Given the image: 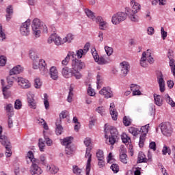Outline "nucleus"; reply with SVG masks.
<instances>
[{
  "label": "nucleus",
  "mask_w": 175,
  "mask_h": 175,
  "mask_svg": "<svg viewBox=\"0 0 175 175\" xmlns=\"http://www.w3.org/2000/svg\"><path fill=\"white\" fill-rule=\"evenodd\" d=\"M96 157L98 159H105V157H103V151H102L101 150H99L96 152Z\"/></svg>",
  "instance_id": "69168bd1"
},
{
  "label": "nucleus",
  "mask_w": 175,
  "mask_h": 175,
  "mask_svg": "<svg viewBox=\"0 0 175 175\" xmlns=\"http://www.w3.org/2000/svg\"><path fill=\"white\" fill-rule=\"evenodd\" d=\"M146 134H142L139 137V146L142 148V147H144V142H146Z\"/></svg>",
  "instance_id": "58836bf2"
},
{
  "label": "nucleus",
  "mask_w": 175,
  "mask_h": 175,
  "mask_svg": "<svg viewBox=\"0 0 175 175\" xmlns=\"http://www.w3.org/2000/svg\"><path fill=\"white\" fill-rule=\"evenodd\" d=\"M91 150H92V148H87L86 153L85 155V158H88V162L86 165V175H90V172H91V158L92 157V154H91Z\"/></svg>",
  "instance_id": "6e6552de"
},
{
  "label": "nucleus",
  "mask_w": 175,
  "mask_h": 175,
  "mask_svg": "<svg viewBox=\"0 0 175 175\" xmlns=\"http://www.w3.org/2000/svg\"><path fill=\"white\" fill-rule=\"evenodd\" d=\"M72 140H73V137H67L62 139V144L66 146V154L67 155H70L73 152V148L70 146L72 144Z\"/></svg>",
  "instance_id": "39448f33"
},
{
  "label": "nucleus",
  "mask_w": 175,
  "mask_h": 175,
  "mask_svg": "<svg viewBox=\"0 0 175 175\" xmlns=\"http://www.w3.org/2000/svg\"><path fill=\"white\" fill-rule=\"evenodd\" d=\"M111 21H112V23L114 24L115 25H117V24H120V23H121L120 18L116 14L112 16Z\"/></svg>",
  "instance_id": "a18cd8bd"
},
{
  "label": "nucleus",
  "mask_w": 175,
  "mask_h": 175,
  "mask_svg": "<svg viewBox=\"0 0 175 175\" xmlns=\"http://www.w3.org/2000/svg\"><path fill=\"white\" fill-rule=\"evenodd\" d=\"M150 128V124H146L141 127L142 135H145L147 136V133H148V129Z\"/></svg>",
  "instance_id": "c03bdc74"
},
{
  "label": "nucleus",
  "mask_w": 175,
  "mask_h": 175,
  "mask_svg": "<svg viewBox=\"0 0 175 175\" xmlns=\"http://www.w3.org/2000/svg\"><path fill=\"white\" fill-rule=\"evenodd\" d=\"M34 87L37 89H39L40 87H42V81H40V79L37 78L35 79Z\"/></svg>",
  "instance_id": "603ef678"
},
{
  "label": "nucleus",
  "mask_w": 175,
  "mask_h": 175,
  "mask_svg": "<svg viewBox=\"0 0 175 175\" xmlns=\"http://www.w3.org/2000/svg\"><path fill=\"white\" fill-rule=\"evenodd\" d=\"M72 76H74L77 80H80V79L83 77L81 73H80L79 70H72Z\"/></svg>",
  "instance_id": "49530a36"
},
{
  "label": "nucleus",
  "mask_w": 175,
  "mask_h": 175,
  "mask_svg": "<svg viewBox=\"0 0 175 175\" xmlns=\"http://www.w3.org/2000/svg\"><path fill=\"white\" fill-rule=\"evenodd\" d=\"M120 77H125L128 73H129V70L131 69V66H129V64L126 62H123L120 64Z\"/></svg>",
  "instance_id": "1a4fd4ad"
},
{
  "label": "nucleus",
  "mask_w": 175,
  "mask_h": 175,
  "mask_svg": "<svg viewBox=\"0 0 175 175\" xmlns=\"http://www.w3.org/2000/svg\"><path fill=\"white\" fill-rule=\"evenodd\" d=\"M158 83L161 92H165V80H163V75H161L158 78Z\"/></svg>",
  "instance_id": "a878e982"
},
{
  "label": "nucleus",
  "mask_w": 175,
  "mask_h": 175,
  "mask_svg": "<svg viewBox=\"0 0 175 175\" xmlns=\"http://www.w3.org/2000/svg\"><path fill=\"white\" fill-rule=\"evenodd\" d=\"M63 39L64 40V43H70V42H72V40H73V34L70 33L67 34L66 36Z\"/></svg>",
  "instance_id": "a19ab883"
},
{
  "label": "nucleus",
  "mask_w": 175,
  "mask_h": 175,
  "mask_svg": "<svg viewBox=\"0 0 175 175\" xmlns=\"http://www.w3.org/2000/svg\"><path fill=\"white\" fill-rule=\"evenodd\" d=\"M61 122H62L61 119H57L55 122V125H56L55 132H56V135H57V136H59V135H62V132L64 131V128L61 125Z\"/></svg>",
  "instance_id": "aec40b11"
},
{
  "label": "nucleus",
  "mask_w": 175,
  "mask_h": 175,
  "mask_svg": "<svg viewBox=\"0 0 175 175\" xmlns=\"http://www.w3.org/2000/svg\"><path fill=\"white\" fill-rule=\"evenodd\" d=\"M73 70H70L68 67H64L62 70V76L65 77V79H69L73 77Z\"/></svg>",
  "instance_id": "f3484780"
},
{
  "label": "nucleus",
  "mask_w": 175,
  "mask_h": 175,
  "mask_svg": "<svg viewBox=\"0 0 175 175\" xmlns=\"http://www.w3.org/2000/svg\"><path fill=\"white\" fill-rule=\"evenodd\" d=\"M136 87V85L135 84H131V91H133V95L135 96V95H142V92H140V90H134L133 88H135Z\"/></svg>",
  "instance_id": "09e8293b"
},
{
  "label": "nucleus",
  "mask_w": 175,
  "mask_h": 175,
  "mask_svg": "<svg viewBox=\"0 0 175 175\" xmlns=\"http://www.w3.org/2000/svg\"><path fill=\"white\" fill-rule=\"evenodd\" d=\"M73 173H75V174H80V173H81V169L79 168L77 165H74Z\"/></svg>",
  "instance_id": "338daca9"
},
{
  "label": "nucleus",
  "mask_w": 175,
  "mask_h": 175,
  "mask_svg": "<svg viewBox=\"0 0 175 175\" xmlns=\"http://www.w3.org/2000/svg\"><path fill=\"white\" fill-rule=\"evenodd\" d=\"M142 54H145L144 57L146 58L149 64H154V58L151 57V51L150 49H148L146 52H143Z\"/></svg>",
  "instance_id": "b1692460"
},
{
  "label": "nucleus",
  "mask_w": 175,
  "mask_h": 175,
  "mask_svg": "<svg viewBox=\"0 0 175 175\" xmlns=\"http://www.w3.org/2000/svg\"><path fill=\"white\" fill-rule=\"evenodd\" d=\"M154 98L155 105H157V106H162V105L163 104V100L160 95H157L156 94H154Z\"/></svg>",
  "instance_id": "bb28decb"
},
{
  "label": "nucleus",
  "mask_w": 175,
  "mask_h": 175,
  "mask_svg": "<svg viewBox=\"0 0 175 175\" xmlns=\"http://www.w3.org/2000/svg\"><path fill=\"white\" fill-rule=\"evenodd\" d=\"M26 159H27V163H29V161H30V162H31V163L39 162V160L35 159V157L33 156V152L31 150H29L27 152V156H26ZM28 159H29V161H28Z\"/></svg>",
  "instance_id": "6ab92c4d"
},
{
  "label": "nucleus",
  "mask_w": 175,
  "mask_h": 175,
  "mask_svg": "<svg viewBox=\"0 0 175 175\" xmlns=\"http://www.w3.org/2000/svg\"><path fill=\"white\" fill-rule=\"evenodd\" d=\"M17 77H12V75L8 76L7 77V81H8V85H6V87H12V85H13V83H14V81H16V79H17Z\"/></svg>",
  "instance_id": "7c9ffc66"
},
{
  "label": "nucleus",
  "mask_w": 175,
  "mask_h": 175,
  "mask_svg": "<svg viewBox=\"0 0 175 175\" xmlns=\"http://www.w3.org/2000/svg\"><path fill=\"white\" fill-rule=\"evenodd\" d=\"M29 58L32 59L33 62L38 61L39 59V55L36 53L34 49H30L29 51Z\"/></svg>",
  "instance_id": "393cba45"
},
{
  "label": "nucleus",
  "mask_w": 175,
  "mask_h": 175,
  "mask_svg": "<svg viewBox=\"0 0 175 175\" xmlns=\"http://www.w3.org/2000/svg\"><path fill=\"white\" fill-rule=\"evenodd\" d=\"M163 155H166V154H168V155H170L172 154V150H170V148L165 145L162 150Z\"/></svg>",
  "instance_id": "37998d69"
},
{
  "label": "nucleus",
  "mask_w": 175,
  "mask_h": 175,
  "mask_svg": "<svg viewBox=\"0 0 175 175\" xmlns=\"http://www.w3.org/2000/svg\"><path fill=\"white\" fill-rule=\"evenodd\" d=\"M99 94H100V95H103L105 98H107V99H109V98H113V92L110 88H103L102 90H100Z\"/></svg>",
  "instance_id": "ddd939ff"
},
{
  "label": "nucleus",
  "mask_w": 175,
  "mask_h": 175,
  "mask_svg": "<svg viewBox=\"0 0 175 175\" xmlns=\"http://www.w3.org/2000/svg\"><path fill=\"white\" fill-rule=\"evenodd\" d=\"M143 162H147V158H146V154L143 152H139L137 163H142Z\"/></svg>",
  "instance_id": "cd10ccee"
},
{
  "label": "nucleus",
  "mask_w": 175,
  "mask_h": 175,
  "mask_svg": "<svg viewBox=\"0 0 175 175\" xmlns=\"http://www.w3.org/2000/svg\"><path fill=\"white\" fill-rule=\"evenodd\" d=\"M160 128L161 133L164 136H167V137L172 136V134L173 133V127L170 122H167L161 123L160 124Z\"/></svg>",
  "instance_id": "20e7f679"
},
{
  "label": "nucleus",
  "mask_w": 175,
  "mask_h": 175,
  "mask_svg": "<svg viewBox=\"0 0 175 175\" xmlns=\"http://www.w3.org/2000/svg\"><path fill=\"white\" fill-rule=\"evenodd\" d=\"M70 57H72V58H76V53H75V52L73 51L68 52L67 56L62 62V65L63 66H66V65L69 64V61H70Z\"/></svg>",
  "instance_id": "2eb2a0df"
},
{
  "label": "nucleus",
  "mask_w": 175,
  "mask_h": 175,
  "mask_svg": "<svg viewBox=\"0 0 175 175\" xmlns=\"http://www.w3.org/2000/svg\"><path fill=\"white\" fill-rule=\"evenodd\" d=\"M6 64V57L5 56H0V66H5Z\"/></svg>",
  "instance_id": "680f3d73"
},
{
  "label": "nucleus",
  "mask_w": 175,
  "mask_h": 175,
  "mask_svg": "<svg viewBox=\"0 0 175 175\" xmlns=\"http://www.w3.org/2000/svg\"><path fill=\"white\" fill-rule=\"evenodd\" d=\"M44 137L46 145H48L49 146H53V140L49 139V137L46 136V134H44Z\"/></svg>",
  "instance_id": "5fc2aeb1"
},
{
  "label": "nucleus",
  "mask_w": 175,
  "mask_h": 175,
  "mask_svg": "<svg viewBox=\"0 0 175 175\" xmlns=\"http://www.w3.org/2000/svg\"><path fill=\"white\" fill-rule=\"evenodd\" d=\"M68 111H62V113L59 114V120H61V118H66V117H68Z\"/></svg>",
  "instance_id": "774afa93"
},
{
  "label": "nucleus",
  "mask_w": 175,
  "mask_h": 175,
  "mask_svg": "<svg viewBox=\"0 0 175 175\" xmlns=\"http://www.w3.org/2000/svg\"><path fill=\"white\" fill-rule=\"evenodd\" d=\"M31 28L33 31V35L36 38H39L40 36L42 31L44 32V33H47V26H46V25L41 22L38 18H35L33 20Z\"/></svg>",
  "instance_id": "f257e3e1"
},
{
  "label": "nucleus",
  "mask_w": 175,
  "mask_h": 175,
  "mask_svg": "<svg viewBox=\"0 0 175 175\" xmlns=\"http://www.w3.org/2000/svg\"><path fill=\"white\" fill-rule=\"evenodd\" d=\"M75 55L77 56L78 58H82L83 54H85L84 53V51L83 49H79L76 51V53H75Z\"/></svg>",
  "instance_id": "4d7b16f0"
},
{
  "label": "nucleus",
  "mask_w": 175,
  "mask_h": 175,
  "mask_svg": "<svg viewBox=\"0 0 175 175\" xmlns=\"http://www.w3.org/2000/svg\"><path fill=\"white\" fill-rule=\"evenodd\" d=\"M96 62H98V65H105L107 63V60H106L103 57H98L97 60H96Z\"/></svg>",
  "instance_id": "de8ad7c7"
},
{
  "label": "nucleus",
  "mask_w": 175,
  "mask_h": 175,
  "mask_svg": "<svg viewBox=\"0 0 175 175\" xmlns=\"http://www.w3.org/2000/svg\"><path fill=\"white\" fill-rule=\"evenodd\" d=\"M44 105L45 106V109L46 110H49V107H50V103H49V100H47V94H44Z\"/></svg>",
  "instance_id": "8fccbe9b"
},
{
  "label": "nucleus",
  "mask_w": 175,
  "mask_h": 175,
  "mask_svg": "<svg viewBox=\"0 0 175 175\" xmlns=\"http://www.w3.org/2000/svg\"><path fill=\"white\" fill-rule=\"evenodd\" d=\"M10 89V86H5L3 88V95L5 99H8L9 96H10V92L8 91V90Z\"/></svg>",
  "instance_id": "72a5a7b5"
},
{
  "label": "nucleus",
  "mask_w": 175,
  "mask_h": 175,
  "mask_svg": "<svg viewBox=\"0 0 175 175\" xmlns=\"http://www.w3.org/2000/svg\"><path fill=\"white\" fill-rule=\"evenodd\" d=\"M95 111L98 113V114H100V116H105V114H106V109L103 106L98 107L96 108Z\"/></svg>",
  "instance_id": "4c0bfd02"
},
{
  "label": "nucleus",
  "mask_w": 175,
  "mask_h": 175,
  "mask_svg": "<svg viewBox=\"0 0 175 175\" xmlns=\"http://www.w3.org/2000/svg\"><path fill=\"white\" fill-rule=\"evenodd\" d=\"M92 54L93 56V58H94V61H98V59L99 58V55H98V53L96 52V49H92Z\"/></svg>",
  "instance_id": "13d9d810"
},
{
  "label": "nucleus",
  "mask_w": 175,
  "mask_h": 175,
  "mask_svg": "<svg viewBox=\"0 0 175 175\" xmlns=\"http://www.w3.org/2000/svg\"><path fill=\"white\" fill-rule=\"evenodd\" d=\"M85 13L89 18L91 20H95V14L89 9H85Z\"/></svg>",
  "instance_id": "f704fd0d"
},
{
  "label": "nucleus",
  "mask_w": 175,
  "mask_h": 175,
  "mask_svg": "<svg viewBox=\"0 0 175 175\" xmlns=\"http://www.w3.org/2000/svg\"><path fill=\"white\" fill-rule=\"evenodd\" d=\"M0 143L2 146H5V155L7 158L12 157V145L8 139L6 135H2V126H0Z\"/></svg>",
  "instance_id": "f03ea898"
},
{
  "label": "nucleus",
  "mask_w": 175,
  "mask_h": 175,
  "mask_svg": "<svg viewBox=\"0 0 175 175\" xmlns=\"http://www.w3.org/2000/svg\"><path fill=\"white\" fill-rule=\"evenodd\" d=\"M38 147L40 148V151L43 152L44 150V148L46 147V144L43 141V139H39Z\"/></svg>",
  "instance_id": "ea45409f"
},
{
  "label": "nucleus",
  "mask_w": 175,
  "mask_h": 175,
  "mask_svg": "<svg viewBox=\"0 0 175 175\" xmlns=\"http://www.w3.org/2000/svg\"><path fill=\"white\" fill-rule=\"evenodd\" d=\"M105 50L107 55H111V54H113V49L111 47L107 46L105 47Z\"/></svg>",
  "instance_id": "0e129e2a"
},
{
  "label": "nucleus",
  "mask_w": 175,
  "mask_h": 175,
  "mask_svg": "<svg viewBox=\"0 0 175 175\" xmlns=\"http://www.w3.org/2000/svg\"><path fill=\"white\" fill-rule=\"evenodd\" d=\"M116 16L119 18L120 21H124V20H126V17L128 16V12H118L116 14Z\"/></svg>",
  "instance_id": "e433bc0d"
},
{
  "label": "nucleus",
  "mask_w": 175,
  "mask_h": 175,
  "mask_svg": "<svg viewBox=\"0 0 175 175\" xmlns=\"http://www.w3.org/2000/svg\"><path fill=\"white\" fill-rule=\"evenodd\" d=\"M140 10V5L137 3H135L132 7V9H129V8H126V12L127 13H137Z\"/></svg>",
  "instance_id": "412c9836"
},
{
  "label": "nucleus",
  "mask_w": 175,
  "mask_h": 175,
  "mask_svg": "<svg viewBox=\"0 0 175 175\" xmlns=\"http://www.w3.org/2000/svg\"><path fill=\"white\" fill-rule=\"evenodd\" d=\"M49 75L52 80H58V70H57V67H51L49 70Z\"/></svg>",
  "instance_id": "dca6fc26"
},
{
  "label": "nucleus",
  "mask_w": 175,
  "mask_h": 175,
  "mask_svg": "<svg viewBox=\"0 0 175 175\" xmlns=\"http://www.w3.org/2000/svg\"><path fill=\"white\" fill-rule=\"evenodd\" d=\"M129 133H131L133 136H137V135L140 133L141 131H139L137 128L130 127L129 129Z\"/></svg>",
  "instance_id": "473e14b6"
},
{
  "label": "nucleus",
  "mask_w": 175,
  "mask_h": 175,
  "mask_svg": "<svg viewBox=\"0 0 175 175\" xmlns=\"http://www.w3.org/2000/svg\"><path fill=\"white\" fill-rule=\"evenodd\" d=\"M114 103H111L110 105V114L113 119L114 121H117V118L118 117V113H117V110L114 109Z\"/></svg>",
  "instance_id": "4be33fe9"
},
{
  "label": "nucleus",
  "mask_w": 175,
  "mask_h": 175,
  "mask_svg": "<svg viewBox=\"0 0 175 175\" xmlns=\"http://www.w3.org/2000/svg\"><path fill=\"white\" fill-rule=\"evenodd\" d=\"M40 70L42 75H47V73H49V69H47V66L45 67H40Z\"/></svg>",
  "instance_id": "e2e57ef3"
},
{
  "label": "nucleus",
  "mask_w": 175,
  "mask_h": 175,
  "mask_svg": "<svg viewBox=\"0 0 175 175\" xmlns=\"http://www.w3.org/2000/svg\"><path fill=\"white\" fill-rule=\"evenodd\" d=\"M24 72V67H22L21 65H17L14 66L10 71V76H13V75H20V73H23Z\"/></svg>",
  "instance_id": "4468645a"
},
{
  "label": "nucleus",
  "mask_w": 175,
  "mask_h": 175,
  "mask_svg": "<svg viewBox=\"0 0 175 175\" xmlns=\"http://www.w3.org/2000/svg\"><path fill=\"white\" fill-rule=\"evenodd\" d=\"M165 99L166 100V102L167 103H168V105H170L172 107H175V103L174 101H173L172 98H170V96H169V94H167L165 95Z\"/></svg>",
  "instance_id": "c9c22d12"
},
{
  "label": "nucleus",
  "mask_w": 175,
  "mask_h": 175,
  "mask_svg": "<svg viewBox=\"0 0 175 175\" xmlns=\"http://www.w3.org/2000/svg\"><path fill=\"white\" fill-rule=\"evenodd\" d=\"M72 70H81L85 68V64L76 58L73 59L71 64Z\"/></svg>",
  "instance_id": "0eeeda50"
},
{
  "label": "nucleus",
  "mask_w": 175,
  "mask_h": 175,
  "mask_svg": "<svg viewBox=\"0 0 175 175\" xmlns=\"http://www.w3.org/2000/svg\"><path fill=\"white\" fill-rule=\"evenodd\" d=\"M54 43L56 44V46H61V44H64L65 43V41L64 38H61V37H58L57 34L55 33V38L54 40Z\"/></svg>",
  "instance_id": "2f4dec72"
},
{
  "label": "nucleus",
  "mask_w": 175,
  "mask_h": 175,
  "mask_svg": "<svg viewBox=\"0 0 175 175\" xmlns=\"http://www.w3.org/2000/svg\"><path fill=\"white\" fill-rule=\"evenodd\" d=\"M16 81L21 88L27 89L31 87V83H29V81L21 77H16Z\"/></svg>",
  "instance_id": "9b49d317"
},
{
  "label": "nucleus",
  "mask_w": 175,
  "mask_h": 175,
  "mask_svg": "<svg viewBox=\"0 0 175 175\" xmlns=\"http://www.w3.org/2000/svg\"><path fill=\"white\" fill-rule=\"evenodd\" d=\"M132 122V120L129 117L124 116L123 118V124L125 126H129Z\"/></svg>",
  "instance_id": "79ce46f5"
},
{
  "label": "nucleus",
  "mask_w": 175,
  "mask_h": 175,
  "mask_svg": "<svg viewBox=\"0 0 175 175\" xmlns=\"http://www.w3.org/2000/svg\"><path fill=\"white\" fill-rule=\"evenodd\" d=\"M120 159L122 163H128V156L126 155V148L121 146L120 149Z\"/></svg>",
  "instance_id": "f8f14e48"
},
{
  "label": "nucleus",
  "mask_w": 175,
  "mask_h": 175,
  "mask_svg": "<svg viewBox=\"0 0 175 175\" xmlns=\"http://www.w3.org/2000/svg\"><path fill=\"white\" fill-rule=\"evenodd\" d=\"M122 140L123 143H129V142H131V137L124 133L122 135Z\"/></svg>",
  "instance_id": "3c124183"
},
{
  "label": "nucleus",
  "mask_w": 175,
  "mask_h": 175,
  "mask_svg": "<svg viewBox=\"0 0 175 175\" xmlns=\"http://www.w3.org/2000/svg\"><path fill=\"white\" fill-rule=\"evenodd\" d=\"M107 23H106V21H103L102 22L99 23V27H100V29L104 31V29H106L107 26Z\"/></svg>",
  "instance_id": "052dcab7"
},
{
  "label": "nucleus",
  "mask_w": 175,
  "mask_h": 175,
  "mask_svg": "<svg viewBox=\"0 0 175 175\" xmlns=\"http://www.w3.org/2000/svg\"><path fill=\"white\" fill-rule=\"evenodd\" d=\"M27 102L31 109H36V101L33 98V94H29L27 95Z\"/></svg>",
  "instance_id": "a211bd4d"
},
{
  "label": "nucleus",
  "mask_w": 175,
  "mask_h": 175,
  "mask_svg": "<svg viewBox=\"0 0 175 175\" xmlns=\"http://www.w3.org/2000/svg\"><path fill=\"white\" fill-rule=\"evenodd\" d=\"M110 135H109V132H107V129H105V139H109V142L111 146L117 142V139H118V131L115 127L111 126L109 127Z\"/></svg>",
  "instance_id": "7ed1b4c3"
},
{
  "label": "nucleus",
  "mask_w": 175,
  "mask_h": 175,
  "mask_svg": "<svg viewBox=\"0 0 175 175\" xmlns=\"http://www.w3.org/2000/svg\"><path fill=\"white\" fill-rule=\"evenodd\" d=\"M36 163H39V161L37 163H32V165L30 167L29 172L31 175H40L42 173H43L42 168H40V167H39V165H38Z\"/></svg>",
  "instance_id": "9d476101"
},
{
  "label": "nucleus",
  "mask_w": 175,
  "mask_h": 175,
  "mask_svg": "<svg viewBox=\"0 0 175 175\" xmlns=\"http://www.w3.org/2000/svg\"><path fill=\"white\" fill-rule=\"evenodd\" d=\"M0 38H1V40L6 39V35L5 34V32H3V29L2 28V24L1 23H0Z\"/></svg>",
  "instance_id": "6e6d98bb"
},
{
  "label": "nucleus",
  "mask_w": 175,
  "mask_h": 175,
  "mask_svg": "<svg viewBox=\"0 0 175 175\" xmlns=\"http://www.w3.org/2000/svg\"><path fill=\"white\" fill-rule=\"evenodd\" d=\"M23 106V104H21V101L20 100H16L14 103V108L16 110H20L21 109V107Z\"/></svg>",
  "instance_id": "864d4df0"
},
{
  "label": "nucleus",
  "mask_w": 175,
  "mask_h": 175,
  "mask_svg": "<svg viewBox=\"0 0 175 175\" xmlns=\"http://www.w3.org/2000/svg\"><path fill=\"white\" fill-rule=\"evenodd\" d=\"M59 169L54 165H48L46 167V171L51 174H57Z\"/></svg>",
  "instance_id": "5701e85b"
},
{
  "label": "nucleus",
  "mask_w": 175,
  "mask_h": 175,
  "mask_svg": "<svg viewBox=\"0 0 175 175\" xmlns=\"http://www.w3.org/2000/svg\"><path fill=\"white\" fill-rule=\"evenodd\" d=\"M111 169L115 173H118V171L120 170V167H118V165L114 164V163L111 165Z\"/></svg>",
  "instance_id": "bf43d9fd"
},
{
  "label": "nucleus",
  "mask_w": 175,
  "mask_h": 175,
  "mask_svg": "<svg viewBox=\"0 0 175 175\" xmlns=\"http://www.w3.org/2000/svg\"><path fill=\"white\" fill-rule=\"evenodd\" d=\"M127 16L130 18L131 21H133L134 23H137L139 21V16L136 15V13L133 12H127Z\"/></svg>",
  "instance_id": "c85d7f7f"
},
{
  "label": "nucleus",
  "mask_w": 175,
  "mask_h": 175,
  "mask_svg": "<svg viewBox=\"0 0 175 175\" xmlns=\"http://www.w3.org/2000/svg\"><path fill=\"white\" fill-rule=\"evenodd\" d=\"M144 55H146L145 53L142 54L140 60V65L142 66V68H147V66H148V64L147 63L148 61L147 60V58L144 57Z\"/></svg>",
  "instance_id": "c756f323"
},
{
  "label": "nucleus",
  "mask_w": 175,
  "mask_h": 175,
  "mask_svg": "<svg viewBox=\"0 0 175 175\" xmlns=\"http://www.w3.org/2000/svg\"><path fill=\"white\" fill-rule=\"evenodd\" d=\"M31 20L28 19L24 22L20 27V33L23 36H28L30 33Z\"/></svg>",
  "instance_id": "423d86ee"
}]
</instances>
